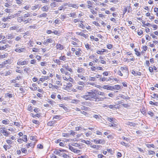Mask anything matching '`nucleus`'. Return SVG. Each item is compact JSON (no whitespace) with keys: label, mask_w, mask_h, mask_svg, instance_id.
<instances>
[{"label":"nucleus","mask_w":158,"mask_h":158,"mask_svg":"<svg viewBox=\"0 0 158 158\" xmlns=\"http://www.w3.org/2000/svg\"><path fill=\"white\" fill-rule=\"evenodd\" d=\"M56 78L55 79L56 80L55 81V83L58 86L60 87L62 85V84L61 82L62 77L60 74H56Z\"/></svg>","instance_id":"9"},{"label":"nucleus","mask_w":158,"mask_h":158,"mask_svg":"<svg viewBox=\"0 0 158 158\" xmlns=\"http://www.w3.org/2000/svg\"><path fill=\"white\" fill-rule=\"evenodd\" d=\"M85 71V69L84 68L78 67L77 69V72L78 73H84Z\"/></svg>","instance_id":"41"},{"label":"nucleus","mask_w":158,"mask_h":158,"mask_svg":"<svg viewBox=\"0 0 158 158\" xmlns=\"http://www.w3.org/2000/svg\"><path fill=\"white\" fill-rule=\"evenodd\" d=\"M142 26L145 28L147 27H150L151 26V23L148 22L146 23V22L143 20L142 21Z\"/></svg>","instance_id":"29"},{"label":"nucleus","mask_w":158,"mask_h":158,"mask_svg":"<svg viewBox=\"0 0 158 158\" xmlns=\"http://www.w3.org/2000/svg\"><path fill=\"white\" fill-rule=\"evenodd\" d=\"M107 120L108 121L110 122V123H113V122H114V121L115 120H116V119L114 118H110L109 117H107Z\"/></svg>","instance_id":"48"},{"label":"nucleus","mask_w":158,"mask_h":158,"mask_svg":"<svg viewBox=\"0 0 158 158\" xmlns=\"http://www.w3.org/2000/svg\"><path fill=\"white\" fill-rule=\"evenodd\" d=\"M72 85L71 83L70 82H69L67 84V85H64V89L66 90H68L69 88L72 87Z\"/></svg>","instance_id":"34"},{"label":"nucleus","mask_w":158,"mask_h":158,"mask_svg":"<svg viewBox=\"0 0 158 158\" xmlns=\"http://www.w3.org/2000/svg\"><path fill=\"white\" fill-rule=\"evenodd\" d=\"M113 87V89L119 90L122 88L119 85H116Z\"/></svg>","instance_id":"52"},{"label":"nucleus","mask_w":158,"mask_h":158,"mask_svg":"<svg viewBox=\"0 0 158 158\" xmlns=\"http://www.w3.org/2000/svg\"><path fill=\"white\" fill-rule=\"evenodd\" d=\"M26 49L25 48H16L15 49V51L17 52H18L19 53H21L23 52Z\"/></svg>","instance_id":"44"},{"label":"nucleus","mask_w":158,"mask_h":158,"mask_svg":"<svg viewBox=\"0 0 158 158\" xmlns=\"http://www.w3.org/2000/svg\"><path fill=\"white\" fill-rule=\"evenodd\" d=\"M124 139V141L121 142L120 143L122 145L125 146H128L129 144L128 142H127L128 141L127 140V139Z\"/></svg>","instance_id":"38"},{"label":"nucleus","mask_w":158,"mask_h":158,"mask_svg":"<svg viewBox=\"0 0 158 158\" xmlns=\"http://www.w3.org/2000/svg\"><path fill=\"white\" fill-rule=\"evenodd\" d=\"M32 87H30V89L32 91H35L37 89V85L35 83H33L32 84Z\"/></svg>","instance_id":"37"},{"label":"nucleus","mask_w":158,"mask_h":158,"mask_svg":"<svg viewBox=\"0 0 158 158\" xmlns=\"http://www.w3.org/2000/svg\"><path fill=\"white\" fill-rule=\"evenodd\" d=\"M69 149L75 153L80 154L81 152V150L76 149L70 145H69Z\"/></svg>","instance_id":"16"},{"label":"nucleus","mask_w":158,"mask_h":158,"mask_svg":"<svg viewBox=\"0 0 158 158\" xmlns=\"http://www.w3.org/2000/svg\"><path fill=\"white\" fill-rule=\"evenodd\" d=\"M108 51L107 49H102L101 50H98L96 51V53L98 55H103L104 52L107 53Z\"/></svg>","instance_id":"23"},{"label":"nucleus","mask_w":158,"mask_h":158,"mask_svg":"<svg viewBox=\"0 0 158 158\" xmlns=\"http://www.w3.org/2000/svg\"><path fill=\"white\" fill-rule=\"evenodd\" d=\"M132 11V8L130 6H125L123 10V14H125L127 12L128 13H130Z\"/></svg>","instance_id":"17"},{"label":"nucleus","mask_w":158,"mask_h":158,"mask_svg":"<svg viewBox=\"0 0 158 158\" xmlns=\"http://www.w3.org/2000/svg\"><path fill=\"white\" fill-rule=\"evenodd\" d=\"M68 152V151L65 149H56L54 151V153L56 155H58L60 156H62L63 155L64 153V152Z\"/></svg>","instance_id":"11"},{"label":"nucleus","mask_w":158,"mask_h":158,"mask_svg":"<svg viewBox=\"0 0 158 158\" xmlns=\"http://www.w3.org/2000/svg\"><path fill=\"white\" fill-rule=\"evenodd\" d=\"M6 39L8 40H7L8 43L10 44H11L13 42V41L11 39L14 38V36L12 34H8L6 36Z\"/></svg>","instance_id":"13"},{"label":"nucleus","mask_w":158,"mask_h":158,"mask_svg":"<svg viewBox=\"0 0 158 158\" xmlns=\"http://www.w3.org/2000/svg\"><path fill=\"white\" fill-rule=\"evenodd\" d=\"M125 30V28L123 27H121L119 28V26L116 27L114 29L113 33L114 35H115L114 38L115 39H119V35H117V34L121 35L122 33V31H124Z\"/></svg>","instance_id":"3"},{"label":"nucleus","mask_w":158,"mask_h":158,"mask_svg":"<svg viewBox=\"0 0 158 158\" xmlns=\"http://www.w3.org/2000/svg\"><path fill=\"white\" fill-rule=\"evenodd\" d=\"M106 107L111 109L114 108L119 109L121 108V106L120 105H116V104L115 105H108L106 106Z\"/></svg>","instance_id":"22"},{"label":"nucleus","mask_w":158,"mask_h":158,"mask_svg":"<svg viewBox=\"0 0 158 158\" xmlns=\"http://www.w3.org/2000/svg\"><path fill=\"white\" fill-rule=\"evenodd\" d=\"M90 38L92 41H95L96 42H98L99 41V39L97 38H95L94 36L91 35L90 36Z\"/></svg>","instance_id":"45"},{"label":"nucleus","mask_w":158,"mask_h":158,"mask_svg":"<svg viewBox=\"0 0 158 158\" xmlns=\"http://www.w3.org/2000/svg\"><path fill=\"white\" fill-rule=\"evenodd\" d=\"M40 6L39 4H37L34 6L31 7V9L33 10H34L37 9H39L40 8Z\"/></svg>","instance_id":"47"},{"label":"nucleus","mask_w":158,"mask_h":158,"mask_svg":"<svg viewBox=\"0 0 158 158\" xmlns=\"http://www.w3.org/2000/svg\"><path fill=\"white\" fill-rule=\"evenodd\" d=\"M92 23L94 24L95 26H96L98 27H100V25L99 23L97 21H94L92 22Z\"/></svg>","instance_id":"59"},{"label":"nucleus","mask_w":158,"mask_h":158,"mask_svg":"<svg viewBox=\"0 0 158 158\" xmlns=\"http://www.w3.org/2000/svg\"><path fill=\"white\" fill-rule=\"evenodd\" d=\"M19 90L21 93H25V92L26 90L24 87L21 86L19 88Z\"/></svg>","instance_id":"53"},{"label":"nucleus","mask_w":158,"mask_h":158,"mask_svg":"<svg viewBox=\"0 0 158 158\" xmlns=\"http://www.w3.org/2000/svg\"><path fill=\"white\" fill-rule=\"evenodd\" d=\"M56 49L61 50L64 49V46L60 44H56Z\"/></svg>","instance_id":"28"},{"label":"nucleus","mask_w":158,"mask_h":158,"mask_svg":"<svg viewBox=\"0 0 158 158\" xmlns=\"http://www.w3.org/2000/svg\"><path fill=\"white\" fill-rule=\"evenodd\" d=\"M68 7L69 8H74L76 9H78V6L76 4H69L68 5Z\"/></svg>","instance_id":"43"},{"label":"nucleus","mask_w":158,"mask_h":158,"mask_svg":"<svg viewBox=\"0 0 158 158\" xmlns=\"http://www.w3.org/2000/svg\"><path fill=\"white\" fill-rule=\"evenodd\" d=\"M136 32L137 33V35L139 36L142 37L143 35L144 32L141 29L138 28Z\"/></svg>","instance_id":"25"},{"label":"nucleus","mask_w":158,"mask_h":158,"mask_svg":"<svg viewBox=\"0 0 158 158\" xmlns=\"http://www.w3.org/2000/svg\"><path fill=\"white\" fill-rule=\"evenodd\" d=\"M106 150L109 153H110L111 155H113L114 153V151L111 148H107Z\"/></svg>","instance_id":"60"},{"label":"nucleus","mask_w":158,"mask_h":158,"mask_svg":"<svg viewBox=\"0 0 158 158\" xmlns=\"http://www.w3.org/2000/svg\"><path fill=\"white\" fill-rule=\"evenodd\" d=\"M49 89H55L57 90H60V87L56 85H53L51 83L49 84Z\"/></svg>","instance_id":"20"},{"label":"nucleus","mask_w":158,"mask_h":158,"mask_svg":"<svg viewBox=\"0 0 158 158\" xmlns=\"http://www.w3.org/2000/svg\"><path fill=\"white\" fill-rule=\"evenodd\" d=\"M120 53L119 51H114V52L111 54L112 56L114 57L115 56H116V55L118 54H119Z\"/></svg>","instance_id":"54"},{"label":"nucleus","mask_w":158,"mask_h":158,"mask_svg":"<svg viewBox=\"0 0 158 158\" xmlns=\"http://www.w3.org/2000/svg\"><path fill=\"white\" fill-rule=\"evenodd\" d=\"M65 75H63L62 76L63 80L66 81H69L70 82H73V79L71 77V74L69 73H66V74H64Z\"/></svg>","instance_id":"10"},{"label":"nucleus","mask_w":158,"mask_h":158,"mask_svg":"<svg viewBox=\"0 0 158 158\" xmlns=\"http://www.w3.org/2000/svg\"><path fill=\"white\" fill-rule=\"evenodd\" d=\"M5 76L9 75H10L12 73V71L11 70H9L8 71L5 70Z\"/></svg>","instance_id":"49"},{"label":"nucleus","mask_w":158,"mask_h":158,"mask_svg":"<svg viewBox=\"0 0 158 158\" xmlns=\"http://www.w3.org/2000/svg\"><path fill=\"white\" fill-rule=\"evenodd\" d=\"M93 142H95L96 143H102L103 142H104L103 140L102 141L101 139H99L98 140H97L96 139H94Z\"/></svg>","instance_id":"50"},{"label":"nucleus","mask_w":158,"mask_h":158,"mask_svg":"<svg viewBox=\"0 0 158 158\" xmlns=\"http://www.w3.org/2000/svg\"><path fill=\"white\" fill-rule=\"evenodd\" d=\"M84 21H81L80 23L78 24V27L82 29L85 28V25L84 24Z\"/></svg>","instance_id":"35"},{"label":"nucleus","mask_w":158,"mask_h":158,"mask_svg":"<svg viewBox=\"0 0 158 158\" xmlns=\"http://www.w3.org/2000/svg\"><path fill=\"white\" fill-rule=\"evenodd\" d=\"M60 70L62 74H66V73H68L67 71H69L71 73L73 72L72 69L69 66L68 64H63Z\"/></svg>","instance_id":"4"},{"label":"nucleus","mask_w":158,"mask_h":158,"mask_svg":"<svg viewBox=\"0 0 158 158\" xmlns=\"http://www.w3.org/2000/svg\"><path fill=\"white\" fill-rule=\"evenodd\" d=\"M152 43H149V46L151 48H153L155 47V45L158 44V41L154 40L152 41Z\"/></svg>","instance_id":"27"},{"label":"nucleus","mask_w":158,"mask_h":158,"mask_svg":"<svg viewBox=\"0 0 158 158\" xmlns=\"http://www.w3.org/2000/svg\"><path fill=\"white\" fill-rule=\"evenodd\" d=\"M85 45L86 50L88 51H92L93 49L92 47H93L90 44H89L88 43L85 44Z\"/></svg>","instance_id":"21"},{"label":"nucleus","mask_w":158,"mask_h":158,"mask_svg":"<svg viewBox=\"0 0 158 158\" xmlns=\"http://www.w3.org/2000/svg\"><path fill=\"white\" fill-rule=\"evenodd\" d=\"M82 97L86 100L95 102L102 101L106 99L105 93L103 92L98 91V90L93 89L90 92H87Z\"/></svg>","instance_id":"1"},{"label":"nucleus","mask_w":158,"mask_h":158,"mask_svg":"<svg viewBox=\"0 0 158 158\" xmlns=\"http://www.w3.org/2000/svg\"><path fill=\"white\" fill-rule=\"evenodd\" d=\"M76 34L77 35L80 36L81 37H83L85 38V39H87L89 35L87 34H84L81 32H76Z\"/></svg>","instance_id":"24"},{"label":"nucleus","mask_w":158,"mask_h":158,"mask_svg":"<svg viewBox=\"0 0 158 158\" xmlns=\"http://www.w3.org/2000/svg\"><path fill=\"white\" fill-rule=\"evenodd\" d=\"M0 133H2L3 135L6 136H8L10 134L9 132L7 131L5 127H0Z\"/></svg>","instance_id":"12"},{"label":"nucleus","mask_w":158,"mask_h":158,"mask_svg":"<svg viewBox=\"0 0 158 158\" xmlns=\"http://www.w3.org/2000/svg\"><path fill=\"white\" fill-rule=\"evenodd\" d=\"M103 88L104 89H106L107 90H111L113 89V86L108 85H104L103 86Z\"/></svg>","instance_id":"36"},{"label":"nucleus","mask_w":158,"mask_h":158,"mask_svg":"<svg viewBox=\"0 0 158 158\" xmlns=\"http://www.w3.org/2000/svg\"><path fill=\"white\" fill-rule=\"evenodd\" d=\"M59 106L60 107L62 108L66 112H69V111L67 105L65 104H61L59 105Z\"/></svg>","instance_id":"18"},{"label":"nucleus","mask_w":158,"mask_h":158,"mask_svg":"<svg viewBox=\"0 0 158 158\" xmlns=\"http://www.w3.org/2000/svg\"><path fill=\"white\" fill-rule=\"evenodd\" d=\"M117 103L116 104V105H119V104H121L125 108H128L129 107V105L128 104H122V102L121 101H118L117 102Z\"/></svg>","instance_id":"39"},{"label":"nucleus","mask_w":158,"mask_h":158,"mask_svg":"<svg viewBox=\"0 0 158 158\" xmlns=\"http://www.w3.org/2000/svg\"><path fill=\"white\" fill-rule=\"evenodd\" d=\"M125 55L127 56V58L124 59L125 61L130 62H134L135 60V59L133 56V54L130 52H126Z\"/></svg>","instance_id":"5"},{"label":"nucleus","mask_w":158,"mask_h":158,"mask_svg":"<svg viewBox=\"0 0 158 158\" xmlns=\"http://www.w3.org/2000/svg\"><path fill=\"white\" fill-rule=\"evenodd\" d=\"M145 145L146 147L148 148H154L155 147L153 144H146Z\"/></svg>","instance_id":"61"},{"label":"nucleus","mask_w":158,"mask_h":158,"mask_svg":"<svg viewBox=\"0 0 158 158\" xmlns=\"http://www.w3.org/2000/svg\"><path fill=\"white\" fill-rule=\"evenodd\" d=\"M27 109L28 111L32 112L33 110V107L31 105H28Z\"/></svg>","instance_id":"56"},{"label":"nucleus","mask_w":158,"mask_h":158,"mask_svg":"<svg viewBox=\"0 0 158 158\" xmlns=\"http://www.w3.org/2000/svg\"><path fill=\"white\" fill-rule=\"evenodd\" d=\"M92 1L94 2L96 6H98L101 7L106 6V3L108 2V0H105L104 2H102L103 0H92Z\"/></svg>","instance_id":"7"},{"label":"nucleus","mask_w":158,"mask_h":158,"mask_svg":"<svg viewBox=\"0 0 158 158\" xmlns=\"http://www.w3.org/2000/svg\"><path fill=\"white\" fill-rule=\"evenodd\" d=\"M72 40H71V44L73 46L75 47H78L81 44L80 41L78 39L75 37H72L71 38Z\"/></svg>","instance_id":"8"},{"label":"nucleus","mask_w":158,"mask_h":158,"mask_svg":"<svg viewBox=\"0 0 158 158\" xmlns=\"http://www.w3.org/2000/svg\"><path fill=\"white\" fill-rule=\"evenodd\" d=\"M90 70L92 71H103V68L102 67L98 66L95 67L93 66L90 68Z\"/></svg>","instance_id":"15"},{"label":"nucleus","mask_w":158,"mask_h":158,"mask_svg":"<svg viewBox=\"0 0 158 158\" xmlns=\"http://www.w3.org/2000/svg\"><path fill=\"white\" fill-rule=\"evenodd\" d=\"M109 126L110 127H113L114 129L118 128V124H115L114 122L109 123Z\"/></svg>","instance_id":"30"},{"label":"nucleus","mask_w":158,"mask_h":158,"mask_svg":"<svg viewBox=\"0 0 158 158\" xmlns=\"http://www.w3.org/2000/svg\"><path fill=\"white\" fill-rule=\"evenodd\" d=\"M87 7L90 9L91 8L93 5V2H92V1H87Z\"/></svg>","instance_id":"42"},{"label":"nucleus","mask_w":158,"mask_h":158,"mask_svg":"<svg viewBox=\"0 0 158 158\" xmlns=\"http://www.w3.org/2000/svg\"><path fill=\"white\" fill-rule=\"evenodd\" d=\"M35 146V143L34 142H31L30 143H27L26 144V146L27 148H29L30 147H31L32 148L34 147Z\"/></svg>","instance_id":"40"},{"label":"nucleus","mask_w":158,"mask_h":158,"mask_svg":"<svg viewBox=\"0 0 158 158\" xmlns=\"http://www.w3.org/2000/svg\"><path fill=\"white\" fill-rule=\"evenodd\" d=\"M123 72V73H125L128 76V75L129 70L128 67L126 65H124L123 67H121L120 70H118L117 72V74L119 76H122L123 74L122 73Z\"/></svg>","instance_id":"6"},{"label":"nucleus","mask_w":158,"mask_h":158,"mask_svg":"<svg viewBox=\"0 0 158 158\" xmlns=\"http://www.w3.org/2000/svg\"><path fill=\"white\" fill-rule=\"evenodd\" d=\"M134 51L135 52V55H136L137 56L139 57L141 56V52L138 51V49L135 48L134 49Z\"/></svg>","instance_id":"46"},{"label":"nucleus","mask_w":158,"mask_h":158,"mask_svg":"<svg viewBox=\"0 0 158 158\" xmlns=\"http://www.w3.org/2000/svg\"><path fill=\"white\" fill-rule=\"evenodd\" d=\"M81 113L83 114H84L85 116L86 117H89V114L87 112L85 111H83L81 112Z\"/></svg>","instance_id":"57"},{"label":"nucleus","mask_w":158,"mask_h":158,"mask_svg":"<svg viewBox=\"0 0 158 158\" xmlns=\"http://www.w3.org/2000/svg\"><path fill=\"white\" fill-rule=\"evenodd\" d=\"M10 121L8 119L3 120L2 121V123L5 125H7L9 124Z\"/></svg>","instance_id":"55"},{"label":"nucleus","mask_w":158,"mask_h":158,"mask_svg":"<svg viewBox=\"0 0 158 158\" xmlns=\"http://www.w3.org/2000/svg\"><path fill=\"white\" fill-rule=\"evenodd\" d=\"M24 71L27 73H28L31 71V69L29 67H27L24 69Z\"/></svg>","instance_id":"62"},{"label":"nucleus","mask_w":158,"mask_h":158,"mask_svg":"<svg viewBox=\"0 0 158 158\" xmlns=\"http://www.w3.org/2000/svg\"><path fill=\"white\" fill-rule=\"evenodd\" d=\"M106 48L109 49H112L113 47V45L112 44L108 43L106 45Z\"/></svg>","instance_id":"51"},{"label":"nucleus","mask_w":158,"mask_h":158,"mask_svg":"<svg viewBox=\"0 0 158 158\" xmlns=\"http://www.w3.org/2000/svg\"><path fill=\"white\" fill-rule=\"evenodd\" d=\"M32 17L31 13L30 12H27L24 14L23 16L19 17L17 18V21L20 23L23 22L25 24L30 23L32 20L31 18H27Z\"/></svg>","instance_id":"2"},{"label":"nucleus","mask_w":158,"mask_h":158,"mask_svg":"<svg viewBox=\"0 0 158 158\" xmlns=\"http://www.w3.org/2000/svg\"><path fill=\"white\" fill-rule=\"evenodd\" d=\"M131 73L135 76H140L141 75V73L139 71H135L134 70L131 71Z\"/></svg>","instance_id":"31"},{"label":"nucleus","mask_w":158,"mask_h":158,"mask_svg":"<svg viewBox=\"0 0 158 158\" xmlns=\"http://www.w3.org/2000/svg\"><path fill=\"white\" fill-rule=\"evenodd\" d=\"M53 42V45H55V41H54L52 38H49L47 39L46 40L44 41L43 42V44L44 45H46L48 44L49 43H52Z\"/></svg>","instance_id":"14"},{"label":"nucleus","mask_w":158,"mask_h":158,"mask_svg":"<svg viewBox=\"0 0 158 158\" xmlns=\"http://www.w3.org/2000/svg\"><path fill=\"white\" fill-rule=\"evenodd\" d=\"M75 55L79 57L81 56L82 51L81 48L77 49V51L75 52Z\"/></svg>","instance_id":"26"},{"label":"nucleus","mask_w":158,"mask_h":158,"mask_svg":"<svg viewBox=\"0 0 158 158\" xmlns=\"http://www.w3.org/2000/svg\"><path fill=\"white\" fill-rule=\"evenodd\" d=\"M9 47L8 44H6L4 45H0V50H7V48Z\"/></svg>","instance_id":"33"},{"label":"nucleus","mask_w":158,"mask_h":158,"mask_svg":"<svg viewBox=\"0 0 158 158\" xmlns=\"http://www.w3.org/2000/svg\"><path fill=\"white\" fill-rule=\"evenodd\" d=\"M62 157L64 158H71V157L70 156L65 154L64 152L63 155Z\"/></svg>","instance_id":"64"},{"label":"nucleus","mask_w":158,"mask_h":158,"mask_svg":"<svg viewBox=\"0 0 158 158\" xmlns=\"http://www.w3.org/2000/svg\"><path fill=\"white\" fill-rule=\"evenodd\" d=\"M11 62V60L8 59L7 60L4 61L2 64H0V66H1V68H3L4 67L6 64H10Z\"/></svg>","instance_id":"19"},{"label":"nucleus","mask_w":158,"mask_h":158,"mask_svg":"<svg viewBox=\"0 0 158 158\" xmlns=\"http://www.w3.org/2000/svg\"><path fill=\"white\" fill-rule=\"evenodd\" d=\"M99 59L100 60V63L102 64H106V61L105 59H104V57L102 56H99Z\"/></svg>","instance_id":"32"},{"label":"nucleus","mask_w":158,"mask_h":158,"mask_svg":"<svg viewBox=\"0 0 158 158\" xmlns=\"http://www.w3.org/2000/svg\"><path fill=\"white\" fill-rule=\"evenodd\" d=\"M40 48H34L32 49V51L33 52H40Z\"/></svg>","instance_id":"58"},{"label":"nucleus","mask_w":158,"mask_h":158,"mask_svg":"<svg viewBox=\"0 0 158 158\" xmlns=\"http://www.w3.org/2000/svg\"><path fill=\"white\" fill-rule=\"evenodd\" d=\"M154 11L156 13V14L157 16H158V8L155 7L154 9Z\"/></svg>","instance_id":"63"}]
</instances>
